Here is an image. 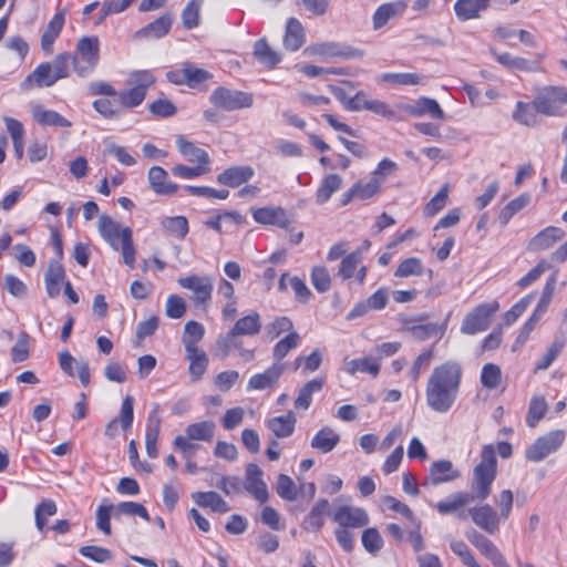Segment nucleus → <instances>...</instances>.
Instances as JSON below:
<instances>
[{
  "mask_svg": "<svg viewBox=\"0 0 567 567\" xmlns=\"http://www.w3.org/2000/svg\"><path fill=\"white\" fill-rule=\"evenodd\" d=\"M434 358V348L431 347L423 351L420 355L415 358L412 363V367L409 371V377L412 382H416L420 378L421 371L423 369H427Z\"/></svg>",
  "mask_w": 567,
  "mask_h": 567,
  "instance_id": "nucleus-51",
  "label": "nucleus"
},
{
  "mask_svg": "<svg viewBox=\"0 0 567 567\" xmlns=\"http://www.w3.org/2000/svg\"><path fill=\"white\" fill-rule=\"evenodd\" d=\"M502 379V371L498 365L494 363H486L481 372V383L488 390L496 389Z\"/></svg>",
  "mask_w": 567,
  "mask_h": 567,
  "instance_id": "nucleus-50",
  "label": "nucleus"
},
{
  "mask_svg": "<svg viewBox=\"0 0 567 567\" xmlns=\"http://www.w3.org/2000/svg\"><path fill=\"white\" fill-rule=\"evenodd\" d=\"M176 146L186 162L209 167L210 158L208 153L205 150L197 147L193 142L186 140L184 135H177Z\"/></svg>",
  "mask_w": 567,
  "mask_h": 567,
  "instance_id": "nucleus-16",
  "label": "nucleus"
},
{
  "mask_svg": "<svg viewBox=\"0 0 567 567\" xmlns=\"http://www.w3.org/2000/svg\"><path fill=\"white\" fill-rule=\"evenodd\" d=\"M214 432L215 423L213 421H202L197 423H192L185 430V433L188 436V439L206 442H210L213 440Z\"/></svg>",
  "mask_w": 567,
  "mask_h": 567,
  "instance_id": "nucleus-41",
  "label": "nucleus"
},
{
  "mask_svg": "<svg viewBox=\"0 0 567 567\" xmlns=\"http://www.w3.org/2000/svg\"><path fill=\"white\" fill-rule=\"evenodd\" d=\"M383 184V178L381 177H372L365 184L358 182L353 185L357 192V198L365 200L373 197L381 189V185Z\"/></svg>",
  "mask_w": 567,
  "mask_h": 567,
  "instance_id": "nucleus-56",
  "label": "nucleus"
},
{
  "mask_svg": "<svg viewBox=\"0 0 567 567\" xmlns=\"http://www.w3.org/2000/svg\"><path fill=\"white\" fill-rule=\"evenodd\" d=\"M99 233L101 237L114 249H120L118 241H122V229L112 217L107 215L100 216L99 219Z\"/></svg>",
  "mask_w": 567,
  "mask_h": 567,
  "instance_id": "nucleus-27",
  "label": "nucleus"
},
{
  "mask_svg": "<svg viewBox=\"0 0 567 567\" xmlns=\"http://www.w3.org/2000/svg\"><path fill=\"white\" fill-rule=\"evenodd\" d=\"M210 103L224 111H236L241 109H248L252 105V95L237 90H230L225 86H218L215 89L210 96Z\"/></svg>",
  "mask_w": 567,
  "mask_h": 567,
  "instance_id": "nucleus-8",
  "label": "nucleus"
},
{
  "mask_svg": "<svg viewBox=\"0 0 567 567\" xmlns=\"http://www.w3.org/2000/svg\"><path fill=\"white\" fill-rule=\"evenodd\" d=\"M162 419L159 414V406L156 404L148 413L145 432V446L147 455L151 458L158 456L157 440L159 436Z\"/></svg>",
  "mask_w": 567,
  "mask_h": 567,
  "instance_id": "nucleus-15",
  "label": "nucleus"
},
{
  "mask_svg": "<svg viewBox=\"0 0 567 567\" xmlns=\"http://www.w3.org/2000/svg\"><path fill=\"white\" fill-rule=\"evenodd\" d=\"M451 550L460 557L462 563L467 567H481L476 561L474 555L463 540H452L450 544Z\"/></svg>",
  "mask_w": 567,
  "mask_h": 567,
  "instance_id": "nucleus-64",
  "label": "nucleus"
},
{
  "mask_svg": "<svg viewBox=\"0 0 567 567\" xmlns=\"http://www.w3.org/2000/svg\"><path fill=\"white\" fill-rule=\"evenodd\" d=\"M156 82V76L150 70H137L128 74V89L118 92L113 99H99L92 103L93 109L104 118L114 120L121 116L122 109L140 106L147 90Z\"/></svg>",
  "mask_w": 567,
  "mask_h": 567,
  "instance_id": "nucleus-3",
  "label": "nucleus"
},
{
  "mask_svg": "<svg viewBox=\"0 0 567 567\" xmlns=\"http://www.w3.org/2000/svg\"><path fill=\"white\" fill-rule=\"evenodd\" d=\"M186 358L189 361V374L193 381H198L205 374L208 367L207 354L199 348L187 347Z\"/></svg>",
  "mask_w": 567,
  "mask_h": 567,
  "instance_id": "nucleus-32",
  "label": "nucleus"
},
{
  "mask_svg": "<svg viewBox=\"0 0 567 567\" xmlns=\"http://www.w3.org/2000/svg\"><path fill=\"white\" fill-rule=\"evenodd\" d=\"M461 380L462 367L457 361H446L435 367L425 389L427 406L437 413L450 411L456 401Z\"/></svg>",
  "mask_w": 567,
  "mask_h": 567,
  "instance_id": "nucleus-2",
  "label": "nucleus"
},
{
  "mask_svg": "<svg viewBox=\"0 0 567 567\" xmlns=\"http://www.w3.org/2000/svg\"><path fill=\"white\" fill-rule=\"evenodd\" d=\"M255 221L286 228L289 225L287 213L281 207H261L252 210Z\"/></svg>",
  "mask_w": 567,
  "mask_h": 567,
  "instance_id": "nucleus-21",
  "label": "nucleus"
},
{
  "mask_svg": "<svg viewBox=\"0 0 567 567\" xmlns=\"http://www.w3.org/2000/svg\"><path fill=\"white\" fill-rule=\"evenodd\" d=\"M361 260L362 254L360 250L346 255L341 260L337 276L342 280L352 278Z\"/></svg>",
  "mask_w": 567,
  "mask_h": 567,
  "instance_id": "nucleus-46",
  "label": "nucleus"
},
{
  "mask_svg": "<svg viewBox=\"0 0 567 567\" xmlns=\"http://www.w3.org/2000/svg\"><path fill=\"white\" fill-rule=\"evenodd\" d=\"M262 474L264 473L258 465L250 463L246 467L244 483L245 489L260 503H265L269 497L267 485L262 480Z\"/></svg>",
  "mask_w": 567,
  "mask_h": 567,
  "instance_id": "nucleus-10",
  "label": "nucleus"
},
{
  "mask_svg": "<svg viewBox=\"0 0 567 567\" xmlns=\"http://www.w3.org/2000/svg\"><path fill=\"white\" fill-rule=\"evenodd\" d=\"M498 310L499 303L497 301L480 303L464 317L461 332L473 336L487 330L493 316Z\"/></svg>",
  "mask_w": 567,
  "mask_h": 567,
  "instance_id": "nucleus-6",
  "label": "nucleus"
},
{
  "mask_svg": "<svg viewBox=\"0 0 567 567\" xmlns=\"http://www.w3.org/2000/svg\"><path fill=\"white\" fill-rule=\"evenodd\" d=\"M445 330L446 322L442 324L429 322L423 324H415L409 328L411 336L419 341H424L431 338L441 339Z\"/></svg>",
  "mask_w": 567,
  "mask_h": 567,
  "instance_id": "nucleus-36",
  "label": "nucleus"
},
{
  "mask_svg": "<svg viewBox=\"0 0 567 567\" xmlns=\"http://www.w3.org/2000/svg\"><path fill=\"white\" fill-rule=\"evenodd\" d=\"M117 515L138 516L145 522L151 520V516L144 505L136 502H121L115 507Z\"/></svg>",
  "mask_w": 567,
  "mask_h": 567,
  "instance_id": "nucleus-60",
  "label": "nucleus"
},
{
  "mask_svg": "<svg viewBox=\"0 0 567 567\" xmlns=\"http://www.w3.org/2000/svg\"><path fill=\"white\" fill-rule=\"evenodd\" d=\"M460 477V472L454 468L453 463L449 460L435 461L429 468V476L423 482V486L439 485L452 482Z\"/></svg>",
  "mask_w": 567,
  "mask_h": 567,
  "instance_id": "nucleus-14",
  "label": "nucleus"
},
{
  "mask_svg": "<svg viewBox=\"0 0 567 567\" xmlns=\"http://www.w3.org/2000/svg\"><path fill=\"white\" fill-rule=\"evenodd\" d=\"M121 244L123 260L125 265L133 268L135 265L136 250L132 239V229L130 227H123Z\"/></svg>",
  "mask_w": 567,
  "mask_h": 567,
  "instance_id": "nucleus-52",
  "label": "nucleus"
},
{
  "mask_svg": "<svg viewBox=\"0 0 567 567\" xmlns=\"http://www.w3.org/2000/svg\"><path fill=\"white\" fill-rule=\"evenodd\" d=\"M406 7V2L402 0L381 4L372 16L373 29L380 30L392 18L401 16L405 11Z\"/></svg>",
  "mask_w": 567,
  "mask_h": 567,
  "instance_id": "nucleus-20",
  "label": "nucleus"
},
{
  "mask_svg": "<svg viewBox=\"0 0 567 567\" xmlns=\"http://www.w3.org/2000/svg\"><path fill=\"white\" fill-rule=\"evenodd\" d=\"M285 371V364L279 362H274L267 370H265L262 373H256L254 374L247 384V390H266L274 388L280 377L282 375Z\"/></svg>",
  "mask_w": 567,
  "mask_h": 567,
  "instance_id": "nucleus-13",
  "label": "nucleus"
},
{
  "mask_svg": "<svg viewBox=\"0 0 567 567\" xmlns=\"http://www.w3.org/2000/svg\"><path fill=\"white\" fill-rule=\"evenodd\" d=\"M497 473V460L493 444L483 445L481 461L473 470L472 492H458L452 494L444 501L436 504L440 514L446 515L456 512L458 508L470 504L475 498L486 499L492 491V484Z\"/></svg>",
  "mask_w": 567,
  "mask_h": 567,
  "instance_id": "nucleus-1",
  "label": "nucleus"
},
{
  "mask_svg": "<svg viewBox=\"0 0 567 567\" xmlns=\"http://www.w3.org/2000/svg\"><path fill=\"white\" fill-rule=\"evenodd\" d=\"M56 504L51 499L42 501L35 508V526L40 532L45 528L47 519L56 514Z\"/></svg>",
  "mask_w": 567,
  "mask_h": 567,
  "instance_id": "nucleus-54",
  "label": "nucleus"
},
{
  "mask_svg": "<svg viewBox=\"0 0 567 567\" xmlns=\"http://www.w3.org/2000/svg\"><path fill=\"white\" fill-rule=\"evenodd\" d=\"M311 284L318 292H326L330 289L331 278L328 269L323 266H316L311 271Z\"/></svg>",
  "mask_w": 567,
  "mask_h": 567,
  "instance_id": "nucleus-63",
  "label": "nucleus"
},
{
  "mask_svg": "<svg viewBox=\"0 0 567 567\" xmlns=\"http://www.w3.org/2000/svg\"><path fill=\"white\" fill-rule=\"evenodd\" d=\"M333 520L341 528H360L369 523V516L362 508L351 506H340L333 514Z\"/></svg>",
  "mask_w": 567,
  "mask_h": 567,
  "instance_id": "nucleus-12",
  "label": "nucleus"
},
{
  "mask_svg": "<svg viewBox=\"0 0 567 567\" xmlns=\"http://www.w3.org/2000/svg\"><path fill=\"white\" fill-rule=\"evenodd\" d=\"M260 315L256 311H252L249 315L238 319L229 332L234 337L256 336L260 332Z\"/></svg>",
  "mask_w": 567,
  "mask_h": 567,
  "instance_id": "nucleus-30",
  "label": "nucleus"
},
{
  "mask_svg": "<svg viewBox=\"0 0 567 567\" xmlns=\"http://www.w3.org/2000/svg\"><path fill=\"white\" fill-rule=\"evenodd\" d=\"M277 494L286 501L292 502L297 498V486L295 482L286 474H279L276 484Z\"/></svg>",
  "mask_w": 567,
  "mask_h": 567,
  "instance_id": "nucleus-55",
  "label": "nucleus"
},
{
  "mask_svg": "<svg viewBox=\"0 0 567 567\" xmlns=\"http://www.w3.org/2000/svg\"><path fill=\"white\" fill-rule=\"evenodd\" d=\"M538 114L545 116H563V107L567 105V89L548 85L539 89L533 100Z\"/></svg>",
  "mask_w": 567,
  "mask_h": 567,
  "instance_id": "nucleus-5",
  "label": "nucleus"
},
{
  "mask_svg": "<svg viewBox=\"0 0 567 567\" xmlns=\"http://www.w3.org/2000/svg\"><path fill=\"white\" fill-rule=\"evenodd\" d=\"M424 274L423 262L420 258L411 257L402 260L394 276L398 278H408L410 276H422Z\"/></svg>",
  "mask_w": 567,
  "mask_h": 567,
  "instance_id": "nucleus-47",
  "label": "nucleus"
},
{
  "mask_svg": "<svg viewBox=\"0 0 567 567\" xmlns=\"http://www.w3.org/2000/svg\"><path fill=\"white\" fill-rule=\"evenodd\" d=\"M405 111L414 117L429 115L432 118L443 120L444 112L436 100L430 97H420L413 104H409Z\"/></svg>",
  "mask_w": 567,
  "mask_h": 567,
  "instance_id": "nucleus-22",
  "label": "nucleus"
},
{
  "mask_svg": "<svg viewBox=\"0 0 567 567\" xmlns=\"http://www.w3.org/2000/svg\"><path fill=\"white\" fill-rule=\"evenodd\" d=\"M65 278V270L59 260H51L45 272L44 282L45 290L50 298H55L60 295L61 284Z\"/></svg>",
  "mask_w": 567,
  "mask_h": 567,
  "instance_id": "nucleus-25",
  "label": "nucleus"
},
{
  "mask_svg": "<svg viewBox=\"0 0 567 567\" xmlns=\"http://www.w3.org/2000/svg\"><path fill=\"white\" fill-rule=\"evenodd\" d=\"M537 111L533 103L528 104L522 101L516 103V109L513 113V118L525 126H534L537 123Z\"/></svg>",
  "mask_w": 567,
  "mask_h": 567,
  "instance_id": "nucleus-44",
  "label": "nucleus"
},
{
  "mask_svg": "<svg viewBox=\"0 0 567 567\" xmlns=\"http://www.w3.org/2000/svg\"><path fill=\"white\" fill-rule=\"evenodd\" d=\"M548 410V404L544 396L534 395L530 399L526 423L529 427H535L536 424L545 416Z\"/></svg>",
  "mask_w": 567,
  "mask_h": 567,
  "instance_id": "nucleus-42",
  "label": "nucleus"
},
{
  "mask_svg": "<svg viewBox=\"0 0 567 567\" xmlns=\"http://www.w3.org/2000/svg\"><path fill=\"white\" fill-rule=\"evenodd\" d=\"M64 25V11L56 12L49 21L44 32L41 37V49L50 54L53 51V44L59 38Z\"/></svg>",
  "mask_w": 567,
  "mask_h": 567,
  "instance_id": "nucleus-28",
  "label": "nucleus"
},
{
  "mask_svg": "<svg viewBox=\"0 0 567 567\" xmlns=\"http://www.w3.org/2000/svg\"><path fill=\"white\" fill-rule=\"evenodd\" d=\"M296 415L288 411L285 415L275 416L266 421V426L272 432L276 439L289 437L296 426Z\"/></svg>",
  "mask_w": 567,
  "mask_h": 567,
  "instance_id": "nucleus-26",
  "label": "nucleus"
},
{
  "mask_svg": "<svg viewBox=\"0 0 567 567\" xmlns=\"http://www.w3.org/2000/svg\"><path fill=\"white\" fill-rule=\"evenodd\" d=\"M255 175L249 165L231 166L217 176V182L224 186L236 188L247 183Z\"/></svg>",
  "mask_w": 567,
  "mask_h": 567,
  "instance_id": "nucleus-17",
  "label": "nucleus"
},
{
  "mask_svg": "<svg viewBox=\"0 0 567 567\" xmlns=\"http://www.w3.org/2000/svg\"><path fill=\"white\" fill-rule=\"evenodd\" d=\"M178 284L194 293V299L197 303L207 302L213 292V282L210 277H199L196 275L187 276L178 279Z\"/></svg>",
  "mask_w": 567,
  "mask_h": 567,
  "instance_id": "nucleus-11",
  "label": "nucleus"
},
{
  "mask_svg": "<svg viewBox=\"0 0 567 567\" xmlns=\"http://www.w3.org/2000/svg\"><path fill=\"white\" fill-rule=\"evenodd\" d=\"M204 333L205 328L202 323L197 321H188L185 324V331L183 337L185 350H187V347L198 348L197 342L202 340Z\"/></svg>",
  "mask_w": 567,
  "mask_h": 567,
  "instance_id": "nucleus-49",
  "label": "nucleus"
},
{
  "mask_svg": "<svg viewBox=\"0 0 567 567\" xmlns=\"http://www.w3.org/2000/svg\"><path fill=\"white\" fill-rule=\"evenodd\" d=\"M266 334L270 340L278 338L284 332H296L293 330V323L288 317H277L272 322L267 324Z\"/></svg>",
  "mask_w": 567,
  "mask_h": 567,
  "instance_id": "nucleus-58",
  "label": "nucleus"
},
{
  "mask_svg": "<svg viewBox=\"0 0 567 567\" xmlns=\"http://www.w3.org/2000/svg\"><path fill=\"white\" fill-rule=\"evenodd\" d=\"M323 384V379H312L308 381L302 388H300L295 400V408L298 410H308L311 405L313 393L320 392Z\"/></svg>",
  "mask_w": 567,
  "mask_h": 567,
  "instance_id": "nucleus-35",
  "label": "nucleus"
},
{
  "mask_svg": "<svg viewBox=\"0 0 567 567\" xmlns=\"http://www.w3.org/2000/svg\"><path fill=\"white\" fill-rule=\"evenodd\" d=\"M254 55L267 68H275L280 62V55L269 47L265 39L255 42Z\"/></svg>",
  "mask_w": 567,
  "mask_h": 567,
  "instance_id": "nucleus-39",
  "label": "nucleus"
},
{
  "mask_svg": "<svg viewBox=\"0 0 567 567\" xmlns=\"http://www.w3.org/2000/svg\"><path fill=\"white\" fill-rule=\"evenodd\" d=\"M565 347V339L564 338H556L545 354L542 357V359L538 361L536 369L538 370H546L548 369L551 363L556 360V358L559 355V353L563 351Z\"/></svg>",
  "mask_w": 567,
  "mask_h": 567,
  "instance_id": "nucleus-59",
  "label": "nucleus"
},
{
  "mask_svg": "<svg viewBox=\"0 0 567 567\" xmlns=\"http://www.w3.org/2000/svg\"><path fill=\"white\" fill-rule=\"evenodd\" d=\"M339 442L340 435L333 429L326 426L315 434L311 440V447L321 453H329Z\"/></svg>",
  "mask_w": 567,
  "mask_h": 567,
  "instance_id": "nucleus-34",
  "label": "nucleus"
},
{
  "mask_svg": "<svg viewBox=\"0 0 567 567\" xmlns=\"http://www.w3.org/2000/svg\"><path fill=\"white\" fill-rule=\"evenodd\" d=\"M364 549L370 554H377L383 546V539L377 528H367L361 537Z\"/></svg>",
  "mask_w": 567,
  "mask_h": 567,
  "instance_id": "nucleus-62",
  "label": "nucleus"
},
{
  "mask_svg": "<svg viewBox=\"0 0 567 567\" xmlns=\"http://www.w3.org/2000/svg\"><path fill=\"white\" fill-rule=\"evenodd\" d=\"M566 439L564 430H554L547 434L539 436L532 445L525 451L526 460L530 462H542L548 455L558 451Z\"/></svg>",
  "mask_w": 567,
  "mask_h": 567,
  "instance_id": "nucleus-7",
  "label": "nucleus"
},
{
  "mask_svg": "<svg viewBox=\"0 0 567 567\" xmlns=\"http://www.w3.org/2000/svg\"><path fill=\"white\" fill-rule=\"evenodd\" d=\"M173 17L171 13H164L153 22L146 24L140 29L136 33V38L141 39H161L165 37L172 27Z\"/></svg>",
  "mask_w": 567,
  "mask_h": 567,
  "instance_id": "nucleus-23",
  "label": "nucleus"
},
{
  "mask_svg": "<svg viewBox=\"0 0 567 567\" xmlns=\"http://www.w3.org/2000/svg\"><path fill=\"white\" fill-rule=\"evenodd\" d=\"M483 556H485L494 567H511L506 558L498 549V547L489 539L480 549H477Z\"/></svg>",
  "mask_w": 567,
  "mask_h": 567,
  "instance_id": "nucleus-57",
  "label": "nucleus"
},
{
  "mask_svg": "<svg viewBox=\"0 0 567 567\" xmlns=\"http://www.w3.org/2000/svg\"><path fill=\"white\" fill-rule=\"evenodd\" d=\"M163 230L178 239H184L188 234L189 226L185 216L164 217L161 220Z\"/></svg>",
  "mask_w": 567,
  "mask_h": 567,
  "instance_id": "nucleus-37",
  "label": "nucleus"
},
{
  "mask_svg": "<svg viewBox=\"0 0 567 567\" xmlns=\"http://www.w3.org/2000/svg\"><path fill=\"white\" fill-rule=\"evenodd\" d=\"M565 237V231L559 227L549 226L534 236L527 246L529 251L538 252L554 246Z\"/></svg>",
  "mask_w": 567,
  "mask_h": 567,
  "instance_id": "nucleus-19",
  "label": "nucleus"
},
{
  "mask_svg": "<svg viewBox=\"0 0 567 567\" xmlns=\"http://www.w3.org/2000/svg\"><path fill=\"white\" fill-rule=\"evenodd\" d=\"M468 515L473 523L485 533L489 535L498 533L502 518L491 505L472 507L468 509Z\"/></svg>",
  "mask_w": 567,
  "mask_h": 567,
  "instance_id": "nucleus-9",
  "label": "nucleus"
},
{
  "mask_svg": "<svg viewBox=\"0 0 567 567\" xmlns=\"http://www.w3.org/2000/svg\"><path fill=\"white\" fill-rule=\"evenodd\" d=\"M79 553L83 557L89 558L99 564H103L113 558L111 550H109L107 548L94 546V545L82 546V547H80Z\"/></svg>",
  "mask_w": 567,
  "mask_h": 567,
  "instance_id": "nucleus-61",
  "label": "nucleus"
},
{
  "mask_svg": "<svg viewBox=\"0 0 567 567\" xmlns=\"http://www.w3.org/2000/svg\"><path fill=\"white\" fill-rule=\"evenodd\" d=\"M58 80L53 75L50 62L40 63L21 83L23 90H30L32 85L38 87L52 86Z\"/></svg>",
  "mask_w": 567,
  "mask_h": 567,
  "instance_id": "nucleus-18",
  "label": "nucleus"
},
{
  "mask_svg": "<svg viewBox=\"0 0 567 567\" xmlns=\"http://www.w3.org/2000/svg\"><path fill=\"white\" fill-rule=\"evenodd\" d=\"M299 341L300 336L297 332H290L279 340L272 350L275 362L281 363V360L289 353V351L298 347Z\"/></svg>",
  "mask_w": 567,
  "mask_h": 567,
  "instance_id": "nucleus-45",
  "label": "nucleus"
},
{
  "mask_svg": "<svg viewBox=\"0 0 567 567\" xmlns=\"http://www.w3.org/2000/svg\"><path fill=\"white\" fill-rule=\"evenodd\" d=\"M530 203L529 194H522L511 200L499 213V223L505 226L511 218Z\"/></svg>",
  "mask_w": 567,
  "mask_h": 567,
  "instance_id": "nucleus-43",
  "label": "nucleus"
},
{
  "mask_svg": "<svg viewBox=\"0 0 567 567\" xmlns=\"http://www.w3.org/2000/svg\"><path fill=\"white\" fill-rule=\"evenodd\" d=\"M342 186V178L338 174H330L323 178L319 186L316 200L318 204L327 203L333 193L339 190Z\"/></svg>",
  "mask_w": 567,
  "mask_h": 567,
  "instance_id": "nucleus-40",
  "label": "nucleus"
},
{
  "mask_svg": "<svg viewBox=\"0 0 567 567\" xmlns=\"http://www.w3.org/2000/svg\"><path fill=\"white\" fill-rule=\"evenodd\" d=\"M305 42V29L296 18H289L286 24L284 44L290 51H297Z\"/></svg>",
  "mask_w": 567,
  "mask_h": 567,
  "instance_id": "nucleus-33",
  "label": "nucleus"
},
{
  "mask_svg": "<svg viewBox=\"0 0 567 567\" xmlns=\"http://www.w3.org/2000/svg\"><path fill=\"white\" fill-rule=\"evenodd\" d=\"M204 0H189L182 12V22L185 29L192 30L199 24V11Z\"/></svg>",
  "mask_w": 567,
  "mask_h": 567,
  "instance_id": "nucleus-48",
  "label": "nucleus"
},
{
  "mask_svg": "<svg viewBox=\"0 0 567 567\" xmlns=\"http://www.w3.org/2000/svg\"><path fill=\"white\" fill-rule=\"evenodd\" d=\"M72 56L74 72L85 78L90 75L100 61V40L96 35H84L79 39Z\"/></svg>",
  "mask_w": 567,
  "mask_h": 567,
  "instance_id": "nucleus-4",
  "label": "nucleus"
},
{
  "mask_svg": "<svg viewBox=\"0 0 567 567\" xmlns=\"http://www.w3.org/2000/svg\"><path fill=\"white\" fill-rule=\"evenodd\" d=\"M32 116L42 126L71 127L72 123L53 110H47L42 105L32 107Z\"/></svg>",
  "mask_w": 567,
  "mask_h": 567,
  "instance_id": "nucleus-29",
  "label": "nucleus"
},
{
  "mask_svg": "<svg viewBox=\"0 0 567 567\" xmlns=\"http://www.w3.org/2000/svg\"><path fill=\"white\" fill-rule=\"evenodd\" d=\"M454 11L461 21L476 19L481 12L475 0H457L454 4Z\"/></svg>",
  "mask_w": 567,
  "mask_h": 567,
  "instance_id": "nucleus-53",
  "label": "nucleus"
},
{
  "mask_svg": "<svg viewBox=\"0 0 567 567\" xmlns=\"http://www.w3.org/2000/svg\"><path fill=\"white\" fill-rule=\"evenodd\" d=\"M192 499L203 508H210L215 513H227L229 506L216 492H194Z\"/></svg>",
  "mask_w": 567,
  "mask_h": 567,
  "instance_id": "nucleus-31",
  "label": "nucleus"
},
{
  "mask_svg": "<svg viewBox=\"0 0 567 567\" xmlns=\"http://www.w3.org/2000/svg\"><path fill=\"white\" fill-rule=\"evenodd\" d=\"M380 368L381 365L375 358L364 357L350 360L347 363L346 371L352 375L357 372H362L377 377L380 372Z\"/></svg>",
  "mask_w": 567,
  "mask_h": 567,
  "instance_id": "nucleus-38",
  "label": "nucleus"
},
{
  "mask_svg": "<svg viewBox=\"0 0 567 567\" xmlns=\"http://www.w3.org/2000/svg\"><path fill=\"white\" fill-rule=\"evenodd\" d=\"M151 188L158 195H173L178 186L167 179V172L161 166H153L148 171Z\"/></svg>",
  "mask_w": 567,
  "mask_h": 567,
  "instance_id": "nucleus-24",
  "label": "nucleus"
}]
</instances>
